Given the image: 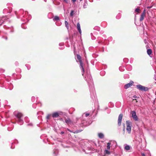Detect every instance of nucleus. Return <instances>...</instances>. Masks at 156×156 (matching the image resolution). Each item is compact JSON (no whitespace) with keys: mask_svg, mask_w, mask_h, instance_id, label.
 Instances as JSON below:
<instances>
[{"mask_svg":"<svg viewBox=\"0 0 156 156\" xmlns=\"http://www.w3.org/2000/svg\"><path fill=\"white\" fill-rule=\"evenodd\" d=\"M142 156H146L145 154L144 153H142Z\"/></svg>","mask_w":156,"mask_h":156,"instance_id":"obj_29","label":"nucleus"},{"mask_svg":"<svg viewBox=\"0 0 156 156\" xmlns=\"http://www.w3.org/2000/svg\"><path fill=\"white\" fill-rule=\"evenodd\" d=\"M123 117V114H120L119 115V117Z\"/></svg>","mask_w":156,"mask_h":156,"instance_id":"obj_25","label":"nucleus"},{"mask_svg":"<svg viewBox=\"0 0 156 156\" xmlns=\"http://www.w3.org/2000/svg\"><path fill=\"white\" fill-rule=\"evenodd\" d=\"M14 114L15 115L16 117H22L23 116L22 113L20 112L17 113L16 112H14Z\"/></svg>","mask_w":156,"mask_h":156,"instance_id":"obj_6","label":"nucleus"},{"mask_svg":"<svg viewBox=\"0 0 156 156\" xmlns=\"http://www.w3.org/2000/svg\"><path fill=\"white\" fill-rule=\"evenodd\" d=\"M134 97L135 98H136L137 97V96H134Z\"/></svg>","mask_w":156,"mask_h":156,"instance_id":"obj_32","label":"nucleus"},{"mask_svg":"<svg viewBox=\"0 0 156 156\" xmlns=\"http://www.w3.org/2000/svg\"><path fill=\"white\" fill-rule=\"evenodd\" d=\"M53 20L54 21L58 20H59V17L57 16H55L53 18Z\"/></svg>","mask_w":156,"mask_h":156,"instance_id":"obj_18","label":"nucleus"},{"mask_svg":"<svg viewBox=\"0 0 156 156\" xmlns=\"http://www.w3.org/2000/svg\"><path fill=\"white\" fill-rule=\"evenodd\" d=\"M80 1H82V0H80Z\"/></svg>","mask_w":156,"mask_h":156,"instance_id":"obj_37","label":"nucleus"},{"mask_svg":"<svg viewBox=\"0 0 156 156\" xmlns=\"http://www.w3.org/2000/svg\"><path fill=\"white\" fill-rule=\"evenodd\" d=\"M77 30H78V31L80 33V34H81V29H80V25L79 23H77Z\"/></svg>","mask_w":156,"mask_h":156,"instance_id":"obj_8","label":"nucleus"},{"mask_svg":"<svg viewBox=\"0 0 156 156\" xmlns=\"http://www.w3.org/2000/svg\"><path fill=\"white\" fill-rule=\"evenodd\" d=\"M126 129L129 133H130L131 131V127L132 126V123L129 121H126Z\"/></svg>","mask_w":156,"mask_h":156,"instance_id":"obj_1","label":"nucleus"},{"mask_svg":"<svg viewBox=\"0 0 156 156\" xmlns=\"http://www.w3.org/2000/svg\"><path fill=\"white\" fill-rule=\"evenodd\" d=\"M140 9L138 8H137L135 9V11L136 12H137L138 13H140Z\"/></svg>","mask_w":156,"mask_h":156,"instance_id":"obj_22","label":"nucleus"},{"mask_svg":"<svg viewBox=\"0 0 156 156\" xmlns=\"http://www.w3.org/2000/svg\"><path fill=\"white\" fill-rule=\"evenodd\" d=\"M147 53L149 55H151L152 53V51L151 49H148L147 51Z\"/></svg>","mask_w":156,"mask_h":156,"instance_id":"obj_14","label":"nucleus"},{"mask_svg":"<svg viewBox=\"0 0 156 156\" xmlns=\"http://www.w3.org/2000/svg\"><path fill=\"white\" fill-rule=\"evenodd\" d=\"M66 122L68 124H72V122H71L70 119L69 118H68L67 119L65 120Z\"/></svg>","mask_w":156,"mask_h":156,"instance_id":"obj_11","label":"nucleus"},{"mask_svg":"<svg viewBox=\"0 0 156 156\" xmlns=\"http://www.w3.org/2000/svg\"><path fill=\"white\" fill-rule=\"evenodd\" d=\"M133 100H136V99H133Z\"/></svg>","mask_w":156,"mask_h":156,"instance_id":"obj_35","label":"nucleus"},{"mask_svg":"<svg viewBox=\"0 0 156 156\" xmlns=\"http://www.w3.org/2000/svg\"><path fill=\"white\" fill-rule=\"evenodd\" d=\"M92 123V122H91L90 123H89V125L90 124Z\"/></svg>","mask_w":156,"mask_h":156,"instance_id":"obj_34","label":"nucleus"},{"mask_svg":"<svg viewBox=\"0 0 156 156\" xmlns=\"http://www.w3.org/2000/svg\"><path fill=\"white\" fill-rule=\"evenodd\" d=\"M111 144V143H108L107 144V150H109L110 148V145Z\"/></svg>","mask_w":156,"mask_h":156,"instance_id":"obj_20","label":"nucleus"},{"mask_svg":"<svg viewBox=\"0 0 156 156\" xmlns=\"http://www.w3.org/2000/svg\"><path fill=\"white\" fill-rule=\"evenodd\" d=\"M136 87L139 90L142 91H147L148 90V88L147 87L143 86L141 85H136Z\"/></svg>","mask_w":156,"mask_h":156,"instance_id":"obj_2","label":"nucleus"},{"mask_svg":"<svg viewBox=\"0 0 156 156\" xmlns=\"http://www.w3.org/2000/svg\"><path fill=\"white\" fill-rule=\"evenodd\" d=\"M79 62L80 63V66L82 68V72L83 73L84 72V69L83 67V63L82 62V61H80Z\"/></svg>","mask_w":156,"mask_h":156,"instance_id":"obj_9","label":"nucleus"},{"mask_svg":"<svg viewBox=\"0 0 156 156\" xmlns=\"http://www.w3.org/2000/svg\"><path fill=\"white\" fill-rule=\"evenodd\" d=\"M122 118H119L118 119V125L119 126H120L121 125Z\"/></svg>","mask_w":156,"mask_h":156,"instance_id":"obj_13","label":"nucleus"},{"mask_svg":"<svg viewBox=\"0 0 156 156\" xmlns=\"http://www.w3.org/2000/svg\"><path fill=\"white\" fill-rule=\"evenodd\" d=\"M130 149V147L129 145H127L124 147V149L126 151H128Z\"/></svg>","mask_w":156,"mask_h":156,"instance_id":"obj_15","label":"nucleus"},{"mask_svg":"<svg viewBox=\"0 0 156 156\" xmlns=\"http://www.w3.org/2000/svg\"><path fill=\"white\" fill-rule=\"evenodd\" d=\"M28 125H31V126H32V123H30V124H28Z\"/></svg>","mask_w":156,"mask_h":156,"instance_id":"obj_31","label":"nucleus"},{"mask_svg":"<svg viewBox=\"0 0 156 156\" xmlns=\"http://www.w3.org/2000/svg\"><path fill=\"white\" fill-rule=\"evenodd\" d=\"M133 118L135 121H137L138 119V118Z\"/></svg>","mask_w":156,"mask_h":156,"instance_id":"obj_24","label":"nucleus"},{"mask_svg":"<svg viewBox=\"0 0 156 156\" xmlns=\"http://www.w3.org/2000/svg\"><path fill=\"white\" fill-rule=\"evenodd\" d=\"M98 136L100 138H102L104 137V135L103 134L100 133L98 134Z\"/></svg>","mask_w":156,"mask_h":156,"instance_id":"obj_16","label":"nucleus"},{"mask_svg":"<svg viewBox=\"0 0 156 156\" xmlns=\"http://www.w3.org/2000/svg\"><path fill=\"white\" fill-rule=\"evenodd\" d=\"M60 120H62V118H61L60 119Z\"/></svg>","mask_w":156,"mask_h":156,"instance_id":"obj_33","label":"nucleus"},{"mask_svg":"<svg viewBox=\"0 0 156 156\" xmlns=\"http://www.w3.org/2000/svg\"><path fill=\"white\" fill-rule=\"evenodd\" d=\"M130 114L131 115L132 117H137L136 115V112L134 111H131Z\"/></svg>","mask_w":156,"mask_h":156,"instance_id":"obj_10","label":"nucleus"},{"mask_svg":"<svg viewBox=\"0 0 156 156\" xmlns=\"http://www.w3.org/2000/svg\"><path fill=\"white\" fill-rule=\"evenodd\" d=\"M74 11L73 10H72L70 13V15L71 16H73V14Z\"/></svg>","mask_w":156,"mask_h":156,"instance_id":"obj_23","label":"nucleus"},{"mask_svg":"<svg viewBox=\"0 0 156 156\" xmlns=\"http://www.w3.org/2000/svg\"><path fill=\"white\" fill-rule=\"evenodd\" d=\"M89 114H90L89 113H86L85 114V116L86 117H87V116H89Z\"/></svg>","mask_w":156,"mask_h":156,"instance_id":"obj_27","label":"nucleus"},{"mask_svg":"<svg viewBox=\"0 0 156 156\" xmlns=\"http://www.w3.org/2000/svg\"><path fill=\"white\" fill-rule=\"evenodd\" d=\"M76 0H72V1L74 3L76 1Z\"/></svg>","mask_w":156,"mask_h":156,"instance_id":"obj_28","label":"nucleus"},{"mask_svg":"<svg viewBox=\"0 0 156 156\" xmlns=\"http://www.w3.org/2000/svg\"><path fill=\"white\" fill-rule=\"evenodd\" d=\"M67 129L69 132H70L73 133H77L79 132H80L81 131L80 130H77V131H75L74 132H73V131H71V130H70V129Z\"/></svg>","mask_w":156,"mask_h":156,"instance_id":"obj_12","label":"nucleus"},{"mask_svg":"<svg viewBox=\"0 0 156 156\" xmlns=\"http://www.w3.org/2000/svg\"><path fill=\"white\" fill-rule=\"evenodd\" d=\"M145 15L146 10L145 9L144 10L143 12L142 13L141 15V16L140 19V21H142L144 20V17L145 16Z\"/></svg>","mask_w":156,"mask_h":156,"instance_id":"obj_3","label":"nucleus"},{"mask_svg":"<svg viewBox=\"0 0 156 156\" xmlns=\"http://www.w3.org/2000/svg\"><path fill=\"white\" fill-rule=\"evenodd\" d=\"M21 118H16V120L19 123L20 125H21L23 123V120H22L21 119Z\"/></svg>","mask_w":156,"mask_h":156,"instance_id":"obj_7","label":"nucleus"},{"mask_svg":"<svg viewBox=\"0 0 156 156\" xmlns=\"http://www.w3.org/2000/svg\"><path fill=\"white\" fill-rule=\"evenodd\" d=\"M62 113V112H55L52 114V117H58L61 115Z\"/></svg>","mask_w":156,"mask_h":156,"instance_id":"obj_4","label":"nucleus"},{"mask_svg":"<svg viewBox=\"0 0 156 156\" xmlns=\"http://www.w3.org/2000/svg\"><path fill=\"white\" fill-rule=\"evenodd\" d=\"M47 119H49V118L47 117Z\"/></svg>","mask_w":156,"mask_h":156,"instance_id":"obj_36","label":"nucleus"},{"mask_svg":"<svg viewBox=\"0 0 156 156\" xmlns=\"http://www.w3.org/2000/svg\"><path fill=\"white\" fill-rule=\"evenodd\" d=\"M51 114H48V115L46 117H51Z\"/></svg>","mask_w":156,"mask_h":156,"instance_id":"obj_26","label":"nucleus"},{"mask_svg":"<svg viewBox=\"0 0 156 156\" xmlns=\"http://www.w3.org/2000/svg\"><path fill=\"white\" fill-rule=\"evenodd\" d=\"M108 150H106L105 151V153L106 154H110V152Z\"/></svg>","mask_w":156,"mask_h":156,"instance_id":"obj_21","label":"nucleus"},{"mask_svg":"<svg viewBox=\"0 0 156 156\" xmlns=\"http://www.w3.org/2000/svg\"><path fill=\"white\" fill-rule=\"evenodd\" d=\"M64 133V132H61V134H63Z\"/></svg>","mask_w":156,"mask_h":156,"instance_id":"obj_30","label":"nucleus"},{"mask_svg":"<svg viewBox=\"0 0 156 156\" xmlns=\"http://www.w3.org/2000/svg\"><path fill=\"white\" fill-rule=\"evenodd\" d=\"M65 23L66 27L67 29H68L69 27L68 22L66 21H65Z\"/></svg>","mask_w":156,"mask_h":156,"instance_id":"obj_19","label":"nucleus"},{"mask_svg":"<svg viewBox=\"0 0 156 156\" xmlns=\"http://www.w3.org/2000/svg\"><path fill=\"white\" fill-rule=\"evenodd\" d=\"M77 59L79 60V62L81 61V58L79 55L77 54L76 55Z\"/></svg>","mask_w":156,"mask_h":156,"instance_id":"obj_17","label":"nucleus"},{"mask_svg":"<svg viewBox=\"0 0 156 156\" xmlns=\"http://www.w3.org/2000/svg\"><path fill=\"white\" fill-rule=\"evenodd\" d=\"M133 81H131L129 83L125 85L124 87L125 89H126L129 87L133 85Z\"/></svg>","mask_w":156,"mask_h":156,"instance_id":"obj_5","label":"nucleus"}]
</instances>
